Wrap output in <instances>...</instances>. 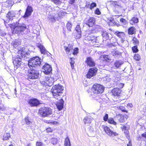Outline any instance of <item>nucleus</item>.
<instances>
[{"mask_svg": "<svg viewBox=\"0 0 146 146\" xmlns=\"http://www.w3.org/2000/svg\"><path fill=\"white\" fill-rule=\"evenodd\" d=\"M46 122L48 124H51L52 123V120H46Z\"/></svg>", "mask_w": 146, "mask_h": 146, "instance_id": "nucleus-58", "label": "nucleus"}, {"mask_svg": "<svg viewBox=\"0 0 146 146\" xmlns=\"http://www.w3.org/2000/svg\"><path fill=\"white\" fill-rule=\"evenodd\" d=\"M64 146H71L70 140L68 137H67L65 139Z\"/></svg>", "mask_w": 146, "mask_h": 146, "instance_id": "nucleus-28", "label": "nucleus"}, {"mask_svg": "<svg viewBox=\"0 0 146 146\" xmlns=\"http://www.w3.org/2000/svg\"><path fill=\"white\" fill-rule=\"evenodd\" d=\"M102 128L104 129L107 135L110 136H115L118 135L117 133L111 130L110 128L107 126L102 125Z\"/></svg>", "mask_w": 146, "mask_h": 146, "instance_id": "nucleus-9", "label": "nucleus"}, {"mask_svg": "<svg viewBox=\"0 0 146 146\" xmlns=\"http://www.w3.org/2000/svg\"><path fill=\"white\" fill-rule=\"evenodd\" d=\"M97 70V68L96 67L90 68L86 75L87 77L88 78H90L92 77L95 76L96 74Z\"/></svg>", "mask_w": 146, "mask_h": 146, "instance_id": "nucleus-11", "label": "nucleus"}, {"mask_svg": "<svg viewBox=\"0 0 146 146\" xmlns=\"http://www.w3.org/2000/svg\"><path fill=\"white\" fill-rule=\"evenodd\" d=\"M114 34L121 38V42H123L124 40V39L125 38V35L123 32L117 31L115 32Z\"/></svg>", "mask_w": 146, "mask_h": 146, "instance_id": "nucleus-15", "label": "nucleus"}, {"mask_svg": "<svg viewBox=\"0 0 146 146\" xmlns=\"http://www.w3.org/2000/svg\"><path fill=\"white\" fill-rule=\"evenodd\" d=\"M142 137H144V139H145V142L146 143V144L145 145V146H146V132H145L141 135Z\"/></svg>", "mask_w": 146, "mask_h": 146, "instance_id": "nucleus-51", "label": "nucleus"}, {"mask_svg": "<svg viewBox=\"0 0 146 146\" xmlns=\"http://www.w3.org/2000/svg\"><path fill=\"white\" fill-rule=\"evenodd\" d=\"M105 80H106L108 82H109L110 81V79L109 78H107L106 77L105 78Z\"/></svg>", "mask_w": 146, "mask_h": 146, "instance_id": "nucleus-61", "label": "nucleus"}, {"mask_svg": "<svg viewBox=\"0 0 146 146\" xmlns=\"http://www.w3.org/2000/svg\"><path fill=\"white\" fill-rule=\"evenodd\" d=\"M91 36H88V40H91Z\"/></svg>", "mask_w": 146, "mask_h": 146, "instance_id": "nucleus-62", "label": "nucleus"}, {"mask_svg": "<svg viewBox=\"0 0 146 146\" xmlns=\"http://www.w3.org/2000/svg\"><path fill=\"white\" fill-rule=\"evenodd\" d=\"M51 143L53 145H56L58 142V140L56 138H52L50 140Z\"/></svg>", "mask_w": 146, "mask_h": 146, "instance_id": "nucleus-36", "label": "nucleus"}, {"mask_svg": "<svg viewBox=\"0 0 146 146\" xmlns=\"http://www.w3.org/2000/svg\"><path fill=\"white\" fill-rule=\"evenodd\" d=\"M111 21L110 24H111L112 25H114L116 24V23L115 20L113 19H112Z\"/></svg>", "mask_w": 146, "mask_h": 146, "instance_id": "nucleus-53", "label": "nucleus"}, {"mask_svg": "<svg viewBox=\"0 0 146 146\" xmlns=\"http://www.w3.org/2000/svg\"><path fill=\"white\" fill-rule=\"evenodd\" d=\"M133 42L135 44H138L139 42L137 40V39L136 38H133Z\"/></svg>", "mask_w": 146, "mask_h": 146, "instance_id": "nucleus-49", "label": "nucleus"}, {"mask_svg": "<svg viewBox=\"0 0 146 146\" xmlns=\"http://www.w3.org/2000/svg\"><path fill=\"white\" fill-rule=\"evenodd\" d=\"M64 49L67 53L69 52L73 49L72 46L71 44H68L67 46H64Z\"/></svg>", "mask_w": 146, "mask_h": 146, "instance_id": "nucleus-25", "label": "nucleus"}, {"mask_svg": "<svg viewBox=\"0 0 146 146\" xmlns=\"http://www.w3.org/2000/svg\"><path fill=\"white\" fill-rule=\"evenodd\" d=\"M115 118H117L118 119V120L119 121L120 123H123L124 121V118L123 116H121L119 115L116 116L115 117Z\"/></svg>", "mask_w": 146, "mask_h": 146, "instance_id": "nucleus-31", "label": "nucleus"}, {"mask_svg": "<svg viewBox=\"0 0 146 146\" xmlns=\"http://www.w3.org/2000/svg\"><path fill=\"white\" fill-rule=\"evenodd\" d=\"M104 120L106 121H108V115L107 114H106L103 117Z\"/></svg>", "mask_w": 146, "mask_h": 146, "instance_id": "nucleus-46", "label": "nucleus"}, {"mask_svg": "<svg viewBox=\"0 0 146 146\" xmlns=\"http://www.w3.org/2000/svg\"><path fill=\"white\" fill-rule=\"evenodd\" d=\"M48 18L52 22H53L55 21L54 18L53 16H50V17H48Z\"/></svg>", "mask_w": 146, "mask_h": 146, "instance_id": "nucleus-52", "label": "nucleus"}, {"mask_svg": "<svg viewBox=\"0 0 146 146\" xmlns=\"http://www.w3.org/2000/svg\"><path fill=\"white\" fill-rule=\"evenodd\" d=\"M121 53L118 51H115L112 52L113 55L115 57H117L121 55Z\"/></svg>", "mask_w": 146, "mask_h": 146, "instance_id": "nucleus-30", "label": "nucleus"}, {"mask_svg": "<svg viewBox=\"0 0 146 146\" xmlns=\"http://www.w3.org/2000/svg\"><path fill=\"white\" fill-rule=\"evenodd\" d=\"M123 64L122 61H116L114 63V66L117 68L119 67Z\"/></svg>", "mask_w": 146, "mask_h": 146, "instance_id": "nucleus-23", "label": "nucleus"}, {"mask_svg": "<svg viewBox=\"0 0 146 146\" xmlns=\"http://www.w3.org/2000/svg\"><path fill=\"white\" fill-rule=\"evenodd\" d=\"M72 23H71L70 22H68V23L66 25V27L67 29L69 31H71V29L72 28Z\"/></svg>", "mask_w": 146, "mask_h": 146, "instance_id": "nucleus-35", "label": "nucleus"}, {"mask_svg": "<svg viewBox=\"0 0 146 146\" xmlns=\"http://www.w3.org/2000/svg\"><path fill=\"white\" fill-rule=\"evenodd\" d=\"M28 103L31 107L37 106L40 104V101L36 98L31 99L28 101Z\"/></svg>", "mask_w": 146, "mask_h": 146, "instance_id": "nucleus-12", "label": "nucleus"}, {"mask_svg": "<svg viewBox=\"0 0 146 146\" xmlns=\"http://www.w3.org/2000/svg\"><path fill=\"white\" fill-rule=\"evenodd\" d=\"M104 90V87L102 85L99 84H96L93 85L92 91L95 94H98L102 93Z\"/></svg>", "mask_w": 146, "mask_h": 146, "instance_id": "nucleus-5", "label": "nucleus"}, {"mask_svg": "<svg viewBox=\"0 0 146 146\" xmlns=\"http://www.w3.org/2000/svg\"><path fill=\"white\" fill-rule=\"evenodd\" d=\"M66 13L62 11H60L58 13V15L60 17H62L63 16H64Z\"/></svg>", "mask_w": 146, "mask_h": 146, "instance_id": "nucleus-37", "label": "nucleus"}, {"mask_svg": "<svg viewBox=\"0 0 146 146\" xmlns=\"http://www.w3.org/2000/svg\"><path fill=\"white\" fill-rule=\"evenodd\" d=\"M52 70V67L48 64H45L43 67L42 71L45 74H49Z\"/></svg>", "mask_w": 146, "mask_h": 146, "instance_id": "nucleus-13", "label": "nucleus"}, {"mask_svg": "<svg viewBox=\"0 0 146 146\" xmlns=\"http://www.w3.org/2000/svg\"><path fill=\"white\" fill-rule=\"evenodd\" d=\"M128 31L129 34L132 35L135 32V29L134 27H131L129 29Z\"/></svg>", "mask_w": 146, "mask_h": 146, "instance_id": "nucleus-32", "label": "nucleus"}, {"mask_svg": "<svg viewBox=\"0 0 146 146\" xmlns=\"http://www.w3.org/2000/svg\"><path fill=\"white\" fill-rule=\"evenodd\" d=\"M58 122L56 121H53L52 120L51 124L52 125H55L58 124Z\"/></svg>", "mask_w": 146, "mask_h": 146, "instance_id": "nucleus-56", "label": "nucleus"}, {"mask_svg": "<svg viewBox=\"0 0 146 146\" xmlns=\"http://www.w3.org/2000/svg\"><path fill=\"white\" fill-rule=\"evenodd\" d=\"M54 82V80L52 77L46 76L44 80L40 81V83L43 86H50L53 85Z\"/></svg>", "mask_w": 146, "mask_h": 146, "instance_id": "nucleus-7", "label": "nucleus"}, {"mask_svg": "<svg viewBox=\"0 0 146 146\" xmlns=\"http://www.w3.org/2000/svg\"><path fill=\"white\" fill-rule=\"evenodd\" d=\"M41 59L38 56H35L31 58L29 61V67H35L39 66L41 64Z\"/></svg>", "mask_w": 146, "mask_h": 146, "instance_id": "nucleus-4", "label": "nucleus"}, {"mask_svg": "<svg viewBox=\"0 0 146 146\" xmlns=\"http://www.w3.org/2000/svg\"><path fill=\"white\" fill-rule=\"evenodd\" d=\"M6 3L8 4L9 6H11L12 5L13 2H12L11 0H7L6 2Z\"/></svg>", "mask_w": 146, "mask_h": 146, "instance_id": "nucleus-42", "label": "nucleus"}, {"mask_svg": "<svg viewBox=\"0 0 146 146\" xmlns=\"http://www.w3.org/2000/svg\"><path fill=\"white\" fill-rule=\"evenodd\" d=\"M134 59L137 61L139 60L140 59V56L138 54H135L134 56Z\"/></svg>", "mask_w": 146, "mask_h": 146, "instance_id": "nucleus-41", "label": "nucleus"}, {"mask_svg": "<svg viewBox=\"0 0 146 146\" xmlns=\"http://www.w3.org/2000/svg\"><path fill=\"white\" fill-rule=\"evenodd\" d=\"M36 146H45L42 143L39 142H37L36 143Z\"/></svg>", "mask_w": 146, "mask_h": 146, "instance_id": "nucleus-47", "label": "nucleus"}, {"mask_svg": "<svg viewBox=\"0 0 146 146\" xmlns=\"http://www.w3.org/2000/svg\"><path fill=\"white\" fill-rule=\"evenodd\" d=\"M75 1V0H70V3L72 4Z\"/></svg>", "mask_w": 146, "mask_h": 146, "instance_id": "nucleus-59", "label": "nucleus"}, {"mask_svg": "<svg viewBox=\"0 0 146 146\" xmlns=\"http://www.w3.org/2000/svg\"><path fill=\"white\" fill-rule=\"evenodd\" d=\"M112 92L114 96H118L121 92V90L118 88H115L112 90Z\"/></svg>", "mask_w": 146, "mask_h": 146, "instance_id": "nucleus-18", "label": "nucleus"}, {"mask_svg": "<svg viewBox=\"0 0 146 146\" xmlns=\"http://www.w3.org/2000/svg\"><path fill=\"white\" fill-rule=\"evenodd\" d=\"M63 90V87L62 85L58 84L54 86L51 90L53 97L59 100L56 104L57 108L59 111L61 110L63 108L64 101L62 99V97L64 95V94L62 92Z\"/></svg>", "mask_w": 146, "mask_h": 146, "instance_id": "nucleus-1", "label": "nucleus"}, {"mask_svg": "<svg viewBox=\"0 0 146 146\" xmlns=\"http://www.w3.org/2000/svg\"><path fill=\"white\" fill-rule=\"evenodd\" d=\"M33 11V9L31 6H28L26 9L23 18L28 17L30 16Z\"/></svg>", "mask_w": 146, "mask_h": 146, "instance_id": "nucleus-14", "label": "nucleus"}, {"mask_svg": "<svg viewBox=\"0 0 146 146\" xmlns=\"http://www.w3.org/2000/svg\"><path fill=\"white\" fill-rule=\"evenodd\" d=\"M95 13L96 14L98 15H99L101 14V12L100 11L99 9L98 8H97L95 11Z\"/></svg>", "mask_w": 146, "mask_h": 146, "instance_id": "nucleus-50", "label": "nucleus"}, {"mask_svg": "<svg viewBox=\"0 0 146 146\" xmlns=\"http://www.w3.org/2000/svg\"><path fill=\"white\" fill-rule=\"evenodd\" d=\"M91 41H92L93 42H98V38L99 37L92 36H91Z\"/></svg>", "mask_w": 146, "mask_h": 146, "instance_id": "nucleus-34", "label": "nucleus"}, {"mask_svg": "<svg viewBox=\"0 0 146 146\" xmlns=\"http://www.w3.org/2000/svg\"><path fill=\"white\" fill-rule=\"evenodd\" d=\"M20 49L18 50L17 55L13 59V62L15 68H16V69L20 66L21 65H23L22 58L25 57L27 54V50L25 48H20Z\"/></svg>", "mask_w": 146, "mask_h": 146, "instance_id": "nucleus-2", "label": "nucleus"}, {"mask_svg": "<svg viewBox=\"0 0 146 146\" xmlns=\"http://www.w3.org/2000/svg\"><path fill=\"white\" fill-rule=\"evenodd\" d=\"M132 50L134 52L136 53L138 51L137 47L136 46H134L132 48Z\"/></svg>", "mask_w": 146, "mask_h": 146, "instance_id": "nucleus-43", "label": "nucleus"}, {"mask_svg": "<svg viewBox=\"0 0 146 146\" xmlns=\"http://www.w3.org/2000/svg\"><path fill=\"white\" fill-rule=\"evenodd\" d=\"M16 14L14 11H9L6 15L7 20L4 21L5 24L6 23H8L10 21H12L13 19V18L15 17Z\"/></svg>", "mask_w": 146, "mask_h": 146, "instance_id": "nucleus-8", "label": "nucleus"}, {"mask_svg": "<svg viewBox=\"0 0 146 146\" xmlns=\"http://www.w3.org/2000/svg\"><path fill=\"white\" fill-rule=\"evenodd\" d=\"M27 29L25 25L24 24H18L17 26L14 28V31L16 34L23 35L24 31Z\"/></svg>", "mask_w": 146, "mask_h": 146, "instance_id": "nucleus-6", "label": "nucleus"}, {"mask_svg": "<svg viewBox=\"0 0 146 146\" xmlns=\"http://www.w3.org/2000/svg\"><path fill=\"white\" fill-rule=\"evenodd\" d=\"M25 120L26 123L27 125H29L30 127L32 126V125L33 123V122L31 120H30L29 119L28 117L25 118Z\"/></svg>", "mask_w": 146, "mask_h": 146, "instance_id": "nucleus-27", "label": "nucleus"}, {"mask_svg": "<svg viewBox=\"0 0 146 146\" xmlns=\"http://www.w3.org/2000/svg\"><path fill=\"white\" fill-rule=\"evenodd\" d=\"M46 131L48 132H50L52 131V129L50 128H48L46 129Z\"/></svg>", "mask_w": 146, "mask_h": 146, "instance_id": "nucleus-57", "label": "nucleus"}, {"mask_svg": "<svg viewBox=\"0 0 146 146\" xmlns=\"http://www.w3.org/2000/svg\"><path fill=\"white\" fill-rule=\"evenodd\" d=\"M71 62H70V64L71 66V67L72 69L74 68V65L75 63L74 60L75 58H70Z\"/></svg>", "mask_w": 146, "mask_h": 146, "instance_id": "nucleus-38", "label": "nucleus"}, {"mask_svg": "<svg viewBox=\"0 0 146 146\" xmlns=\"http://www.w3.org/2000/svg\"><path fill=\"white\" fill-rule=\"evenodd\" d=\"M10 137V135L9 133H7L4 134L3 136V140H8Z\"/></svg>", "mask_w": 146, "mask_h": 146, "instance_id": "nucleus-33", "label": "nucleus"}, {"mask_svg": "<svg viewBox=\"0 0 146 146\" xmlns=\"http://www.w3.org/2000/svg\"><path fill=\"white\" fill-rule=\"evenodd\" d=\"M21 42L19 39H16L13 41L12 43L14 47L16 48L19 45H20Z\"/></svg>", "mask_w": 146, "mask_h": 146, "instance_id": "nucleus-22", "label": "nucleus"}, {"mask_svg": "<svg viewBox=\"0 0 146 146\" xmlns=\"http://www.w3.org/2000/svg\"><path fill=\"white\" fill-rule=\"evenodd\" d=\"M78 53V48H76L73 50L72 54L74 55H76Z\"/></svg>", "mask_w": 146, "mask_h": 146, "instance_id": "nucleus-39", "label": "nucleus"}, {"mask_svg": "<svg viewBox=\"0 0 146 146\" xmlns=\"http://www.w3.org/2000/svg\"><path fill=\"white\" fill-rule=\"evenodd\" d=\"M52 113L51 109L49 108L43 107L39 110V114L42 117H48Z\"/></svg>", "mask_w": 146, "mask_h": 146, "instance_id": "nucleus-3", "label": "nucleus"}, {"mask_svg": "<svg viewBox=\"0 0 146 146\" xmlns=\"http://www.w3.org/2000/svg\"><path fill=\"white\" fill-rule=\"evenodd\" d=\"M37 47L40 49L42 54H45L46 52V51L44 46L41 44H38Z\"/></svg>", "mask_w": 146, "mask_h": 146, "instance_id": "nucleus-20", "label": "nucleus"}, {"mask_svg": "<svg viewBox=\"0 0 146 146\" xmlns=\"http://www.w3.org/2000/svg\"><path fill=\"white\" fill-rule=\"evenodd\" d=\"M96 6V4L95 3H93L90 5V9L91 10L93 9L94 7Z\"/></svg>", "mask_w": 146, "mask_h": 146, "instance_id": "nucleus-44", "label": "nucleus"}, {"mask_svg": "<svg viewBox=\"0 0 146 146\" xmlns=\"http://www.w3.org/2000/svg\"><path fill=\"white\" fill-rule=\"evenodd\" d=\"M120 21L124 25H125L127 23V22L126 20L124 19L121 18L120 19Z\"/></svg>", "mask_w": 146, "mask_h": 146, "instance_id": "nucleus-48", "label": "nucleus"}, {"mask_svg": "<svg viewBox=\"0 0 146 146\" xmlns=\"http://www.w3.org/2000/svg\"><path fill=\"white\" fill-rule=\"evenodd\" d=\"M86 63L90 66H94L95 65V62L90 57H88L87 58Z\"/></svg>", "mask_w": 146, "mask_h": 146, "instance_id": "nucleus-17", "label": "nucleus"}, {"mask_svg": "<svg viewBox=\"0 0 146 146\" xmlns=\"http://www.w3.org/2000/svg\"><path fill=\"white\" fill-rule=\"evenodd\" d=\"M39 73L37 71L34 70H31L29 72V77L30 79H34L37 78L38 77Z\"/></svg>", "mask_w": 146, "mask_h": 146, "instance_id": "nucleus-10", "label": "nucleus"}, {"mask_svg": "<svg viewBox=\"0 0 146 146\" xmlns=\"http://www.w3.org/2000/svg\"><path fill=\"white\" fill-rule=\"evenodd\" d=\"M51 1L54 3L56 5L59 4L61 3V2L60 0H51Z\"/></svg>", "mask_w": 146, "mask_h": 146, "instance_id": "nucleus-45", "label": "nucleus"}, {"mask_svg": "<svg viewBox=\"0 0 146 146\" xmlns=\"http://www.w3.org/2000/svg\"><path fill=\"white\" fill-rule=\"evenodd\" d=\"M102 35L103 37L104 40H106L108 39H110V38L111 37V35L110 34L109 35L108 33L106 31L103 32L102 34Z\"/></svg>", "mask_w": 146, "mask_h": 146, "instance_id": "nucleus-21", "label": "nucleus"}, {"mask_svg": "<svg viewBox=\"0 0 146 146\" xmlns=\"http://www.w3.org/2000/svg\"><path fill=\"white\" fill-rule=\"evenodd\" d=\"M93 119L91 117H86L84 119L83 121L85 123H91Z\"/></svg>", "mask_w": 146, "mask_h": 146, "instance_id": "nucleus-24", "label": "nucleus"}, {"mask_svg": "<svg viewBox=\"0 0 146 146\" xmlns=\"http://www.w3.org/2000/svg\"><path fill=\"white\" fill-rule=\"evenodd\" d=\"M139 20L137 18L134 17L130 21V23L131 24L133 25L135 23H137Z\"/></svg>", "mask_w": 146, "mask_h": 146, "instance_id": "nucleus-26", "label": "nucleus"}, {"mask_svg": "<svg viewBox=\"0 0 146 146\" xmlns=\"http://www.w3.org/2000/svg\"><path fill=\"white\" fill-rule=\"evenodd\" d=\"M108 122L109 123L115 125L117 124L116 122L114 120L113 118L110 117L108 120Z\"/></svg>", "mask_w": 146, "mask_h": 146, "instance_id": "nucleus-29", "label": "nucleus"}, {"mask_svg": "<svg viewBox=\"0 0 146 146\" xmlns=\"http://www.w3.org/2000/svg\"><path fill=\"white\" fill-rule=\"evenodd\" d=\"M117 44H118L117 42H115L114 44L112 45L113 46H115L117 45Z\"/></svg>", "mask_w": 146, "mask_h": 146, "instance_id": "nucleus-63", "label": "nucleus"}, {"mask_svg": "<svg viewBox=\"0 0 146 146\" xmlns=\"http://www.w3.org/2000/svg\"><path fill=\"white\" fill-rule=\"evenodd\" d=\"M145 28L146 29V21L145 22Z\"/></svg>", "mask_w": 146, "mask_h": 146, "instance_id": "nucleus-64", "label": "nucleus"}, {"mask_svg": "<svg viewBox=\"0 0 146 146\" xmlns=\"http://www.w3.org/2000/svg\"><path fill=\"white\" fill-rule=\"evenodd\" d=\"M127 146H132L131 141H129V143L127 144Z\"/></svg>", "mask_w": 146, "mask_h": 146, "instance_id": "nucleus-60", "label": "nucleus"}, {"mask_svg": "<svg viewBox=\"0 0 146 146\" xmlns=\"http://www.w3.org/2000/svg\"><path fill=\"white\" fill-rule=\"evenodd\" d=\"M101 58H106V59H109L108 58V55H103L101 56Z\"/></svg>", "mask_w": 146, "mask_h": 146, "instance_id": "nucleus-55", "label": "nucleus"}, {"mask_svg": "<svg viewBox=\"0 0 146 146\" xmlns=\"http://www.w3.org/2000/svg\"><path fill=\"white\" fill-rule=\"evenodd\" d=\"M124 133L127 138L129 139L130 138L129 131L127 130H125Z\"/></svg>", "mask_w": 146, "mask_h": 146, "instance_id": "nucleus-40", "label": "nucleus"}, {"mask_svg": "<svg viewBox=\"0 0 146 146\" xmlns=\"http://www.w3.org/2000/svg\"><path fill=\"white\" fill-rule=\"evenodd\" d=\"M89 131L91 133H92L94 131V129L91 127H89Z\"/></svg>", "mask_w": 146, "mask_h": 146, "instance_id": "nucleus-54", "label": "nucleus"}, {"mask_svg": "<svg viewBox=\"0 0 146 146\" xmlns=\"http://www.w3.org/2000/svg\"><path fill=\"white\" fill-rule=\"evenodd\" d=\"M95 23V19L94 18H90L88 20L86 24L90 27H92Z\"/></svg>", "mask_w": 146, "mask_h": 146, "instance_id": "nucleus-19", "label": "nucleus"}, {"mask_svg": "<svg viewBox=\"0 0 146 146\" xmlns=\"http://www.w3.org/2000/svg\"><path fill=\"white\" fill-rule=\"evenodd\" d=\"M75 29L77 32L75 35L76 38L79 39L82 36V32L80 25H77L75 28Z\"/></svg>", "mask_w": 146, "mask_h": 146, "instance_id": "nucleus-16", "label": "nucleus"}]
</instances>
